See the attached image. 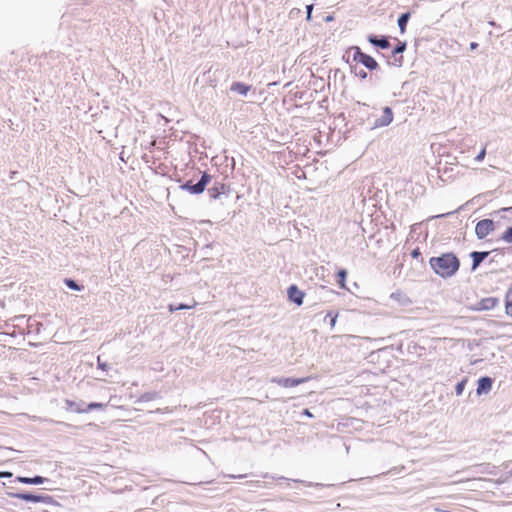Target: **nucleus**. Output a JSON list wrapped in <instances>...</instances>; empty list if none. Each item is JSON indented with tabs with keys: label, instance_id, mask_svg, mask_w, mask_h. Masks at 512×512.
<instances>
[{
	"label": "nucleus",
	"instance_id": "obj_1",
	"mask_svg": "<svg viewBox=\"0 0 512 512\" xmlns=\"http://www.w3.org/2000/svg\"><path fill=\"white\" fill-rule=\"evenodd\" d=\"M378 111L366 104L357 103L354 106L357 120L360 124L366 125L369 129H376L389 125L393 121V112L390 107H385L378 116Z\"/></svg>",
	"mask_w": 512,
	"mask_h": 512
},
{
	"label": "nucleus",
	"instance_id": "obj_2",
	"mask_svg": "<svg viewBox=\"0 0 512 512\" xmlns=\"http://www.w3.org/2000/svg\"><path fill=\"white\" fill-rule=\"evenodd\" d=\"M431 268L443 278L450 277L459 269V258H429Z\"/></svg>",
	"mask_w": 512,
	"mask_h": 512
},
{
	"label": "nucleus",
	"instance_id": "obj_3",
	"mask_svg": "<svg viewBox=\"0 0 512 512\" xmlns=\"http://www.w3.org/2000/svg\"><path fill=\"white\" fill-rule=\"evenodd\" d=\"M210 181L211 176L205 172L202 174V177L198 183L192 184L191 181H188L185 184L181 185V189L186 190L191 194H201L202 192H204L206 186L209 184Z\"/></svg>",
	"mask_w": 512,
	"mask_h": 512
},
{
	"label": "nucleus",
	"instance_id": "obj_4",
	"mask_svg": "<svg viewBox=\"0 0 512 512\" xmlns=\"http://www.w3.org/2000/svg\"><path fill=\"white\" fill-rule=\"evenodd\" d=\"M354 51H355L354 60H358L366 68H368L370 70H375L378 68V63L376 62V60L373 57L362 53L360 51V49L356 46H354Z\"/></svg>",
	"mask_w": 512,
	"mask_h": 512
},
{
	"label": "nucleus",
	"instance_id": "obj_5",
	"mask_svg": "<svg viewBox=\"0 0 512 512\" xmlns=\"http://www.w3.org/2000/svg\"><path fill=\"white\" fill-rule=\"evenodd\" d=\"M494 230V222L491 219L479 221L475 227L476 235L479 238H485Z\"/></svg>",
	"mask_w": 512,
	"mask_h": 512
},
{
	"label": "nucleus",
	"instance_id": "obj_6",
	"mask_svg": "<svg viewBox=\"0 0 512 512\" xmlns=\"http://www.w3.org/2000/svg\"><path fill=\"white\" fill-rule=\"evenodd\" d=\"M309 380V377H303V378H274L272 379L273 383H276L277 385L284 387V388H291L298 386L300 384H303Z\"/></svg>",
	"mask_w": 512,
	"mask_h": 512
},
{
	"label": "nucleus",
	"instance_id": "obj_7",
	"mask_svg": "<svg viewBox=\"0 0 512 512\" xmlns=\"http://www.w3.org/2000/svg\"><path fill=\"white\" fill-rule=\"evenodd\" d=\"M288 299L297 304L298 306L303 304L305 293L301 291L296 285H291L287 289Z\"/></svg>",
	"mask_w": 512,
	"mask_h": 512
},
{
	"label": "nucleus",
	"instance_id": "obj_8",
	"mask_svg": "<svg viewBox=\"0 0 512 512\" xmlns=\"http://www.w3.org/2000/svg\"><path fill=\"white\" fill-rule=\"evenodd\" d=\"M15 497L20 500H24L27 502H33V503H45L48 502L50 499L49 496L45 495H34L30 493H17L15 494Z\"/></svg>",
	"mask_w": 512,
	"mask_h": 512
},
{
	"label": "nucleus",
	"instance_id": "obj_9",
	"mask_svg": "<svg viewBox=\"0 0 512 512\" xmlns=\"http://www.w3.org/2000/svg\"><path fill=\"white\" fill-rule=\"evenodd\" d=\"M390 299L399 307H406L412 303L411 299L401 291L392 293Z\"/></svg>",
	"mask_w": 512,
	"mask_h": 512
},
{
	"label": "nucleus",
	"instance_id": "obj_10",
	"mask_svg": "<svg viewBox=\"0 0 512 512\" xmlns=\"http://www.w3.org/2000/svg\"><path fill=\"white\" fill-rule=\"evenodd\" d=\"M498 302H499L498 298H495V297L484 298L477 303L476 310H479V311L492 310L498 304Z\"/></svg>",
	"mask_w": 512,
	"mask_h": 512
},
{
	"label": "nucleus",
	"instance_id": "obj_11",
	"mask_svg": "<svg viewBox=\"0 0 512 512\" xmlns=\"http://www.w3.org/2000/svg\"><path fill=\"white\" fill-rule=\"evenodd\" d=\"M492 383H493V381L490 377H487V376L481 377L478 380L477 394L481 395L483 393H488L492 388Z\"/></svg>",
	"mask_w": 512,
	"mask_h": 512
},
{
	"label": "nucleus",
	"instance_id": "obj_12",
	"mask_svg": "<svg viewBox=\"0 0 512 512\" xmlns=\"http://www.w3.org/2000/svg\"><path fill=\"white\" fill-rule=\"evenodd\" d=\"M251 87L241 82H234L231 85V90L241 95H246L250 91Z\"/></svg>",
	"mask_w": 512,
	"mask_h": 512
},
{
	"label": "nucleus",
	"instance_id": "obj_13",
	"mask_svg": "<svg viewBox=\"0 0 512 512\" xmlns=\"http://www.w3.org/2000/svg\"><path fill=\"white\" fill-rule=\"evenodd\" d=\"M17 480L20 482V483H23V484H42L44 483L45 481V478L41 477V476H35V477H18Z\"/></svg>",
	"mask_w": 512,
	"mask_h": 512
},
{
	"label": "nucleus",
	"instance_id": "obj_14",
	"mask_svg": "<svg viewBox=\"0 0 512 512\" xmlns=\"http://www.w3.org/2000/svg\"><path fill=\"white\" fill-rule=\"evenodd\" d=\"M369 42L382 49H387L390 47V43L386 38L378 39L375 36H370Z\"/></svg>",
	"mask_w": 512,
	"mask_h": 512
},
{
	"label": "nucleus",
	"instance_id": "obj_15",
	"mask_svg": "<svg viewBox=\"0 0 512 512\" xmlns=\"http://www.w3.org/2000/svg\"><path fill=\"white\" fill-rule=\"evenodd\" d=\"M410 18V13H404L402 14L398 19V26L401 33H404L406 31V25Z\"/></svg>",
	"mask_w": 512,
	"mask_h": 512
},
{
	"label": "nucleus",
	"instance_id": "obj_16",
	"mask_svg": "<svg viewBox=\"0 0 512 512\" xmlns=\"http://www.w3.org/2000/svg\"><path fill=\"white\" fill-rule=\"evenodd\" d=\"M506 314L512 316V288L506 293Z\"/></svg>",
	"mask_w": 512,
	"mask_h": 512
},
{
	"label": "nucleus",
	"instance_id": "obj_17",
	"mask_svg": "<svg viewBox=\"0 0 512 512\" xmlns=\"http://www.w3.org/2000/svg\"><path fill=\"white\" fill-rule=\"evenodd\" d=\"M68 406H69V408L72 409V411L79 413V414L88 412V409L82 408V407H80V405H78L74 402H68Z\"/></svg>",
	"mask_w": 512,
	"mask_h": 512
},
{
	"label": "nucleus",
	"instance_id": "obj_18",
	"mask_svg": "<svg viewBox=\"0 0 512 512\" xmlns=\"http://www.w3.org/2000/svg\"><path fill=\"white\" fill-rule=\"evenodd\" d=\"M337 317L338 315L337 314H333L332 312H329L326 317H325V321L327 319H329V325L331 328H334L335 324H336V320H337Z\"/></svg>",
	"mask_w": 512,
	"mask_h": 512
},
{
	"label": "nucleus",
	"instance_id": "obj_19",
	"mask_svg": "<svg viewBox=\"0 0 512 512\" xmlns=\"http://www.w3.org/2000/svg\"><path fill=\"white\" fill-rule=\"evenodd\" d=\"M65 284L70 288V289H73V290H81L82 287H80L75 281L71 280V279H65Z\"/></svg>",
	"mask_w": 512,
	"mask_h": 512
},
{
	"label": "nucleus",
	"instance_id": "obj_20",
	"mask_svg": "<svg viewBox=\"0 0 512 512\" xmlns=\"http://www.w3.org/2000/svg\"><path fill=\"white\" fill-rule=\"evenodd\" d=\"M346 274H347L346 271H339L337 274L336 281L341 287H344V280H345Z\"/></svg>",
	"mask_w": 512,
	"mask_h": 512
},
{
	"label": "nucleus",
	"instance_id": "obj_21",
	"mask_svg": "<svg viewBox=\"0 0 512 512\" xmlns=\"http://www.w3.org/2000/svg\"><path fill=\"white\" fill-rule=\"evenodd\" d=\"M465 385H466V381L465 380H462L460 381L459 383H457L456 387H455V391H456V394L459 396L463 393L464 389H465Z\"/></svg>",
	"mask_w": 512,
	"mask_h": 512
},
{
	"label": "nucleus",
	"instance_id": "obj_22",
	"mask_svg": "<svg viewBox=\"0 0 512 512\" xmlns=\"http://www.w3.org/2000/svg\"><path fill=\"white\" fill-rule=\"evenodd\" d=\"M406 49V43L405 42H399L398 45L393 50V55H396L398 53H402Z\"/></svg>",
	"mask_w": 512,
	"mask_h": 512
},
{
	"label": "nucleus",
	"instance_id": "obj_23",
	"mask_svg": "<svg viewBox=\"0 0 512 512\" xmlns=\"http://www.w3.org/2000/svg\"><path fill=\"white\" fill-rule=\"evenodd\" d=\"M503 240L506 242H512V226L509 227L502 236Z\"/></svg>",
	"mask_w": 512,
	"mask_h": 512
},
{
	"label": "nucleus",
	"instance_id": "obj_24",
	"mask_svg": "<svg viewBox=\"0 0 512 512\" xmlns=\"http://www.w3.org/2000/svg\"><path fill=\"white\" fill-rule=\"evenodd\" d=\"M103 407H105L104 404L93 402V403L88 404L86 409H88V411H91V410H94V409H101Z\"/></svg>",
	"mask_w": 512,
	"mask_h": 512
},
{
	"label": "nucleus",
	"instance_id": "obj_25",
	"mask_svg": "<svg viewBox=\"0 0 512 512\" xmlns=\"http://www.w3.org/2000/svg\"><path fill=\"white\" fill-rule=\"evenodd\" d=\"M197 306V302L195 300H193V302L189 305H186V304H180L179 306L176 307V309L178 310H183V309H192L194 307Z\"/></svg>",
	"mask_w": 512,
	"mask_h": 512
},
{
	"label": "nucleus",
	"instance_id": "obj_26",
	"mask_svg": "<svg viewBox=\"0 0 512 512\" xmlns=\"http://www.w3.org/2000/svg\"><path fill=\"white\" fill-rule=\"evenodd\" d=\"M485 155H486V148L484 147L480 152L479 154L476 156L475 160L478 161V162H481L484 158H485Z\"/></svg>",
	"mask_w": 512,
	"mask_h": 512
},
{
	"label": "nucleus",
	"instance_id": "obj_27",
	"mask_svg": "<svg viewBox=\"0 0 512 512\" xmlns=\"http://www.w3.org/2000/svg\"><path fill=\"white\" fill-rule=\"evenodd\" d=\"M485 258H473L472 270H475Z\"/></svg>",
	"mask_w": 512,
	"mask_h": 512
},
{
	"label": "nucleus",
	"instance_id": "obj_28",
	"mask_svg": "<svg viewBox=\"0 0 512 512\" xmlns=\"http://www.w3.org/2000/svg\"><path fill=\"white\" fill-rule=\"evenodd\" d=\"M312 10H313V5L312 4L308 5L307 6V20L311 19Z\"/></svg>",
	"mask_w": 512,
	"mask_h": 512
},
{
	"label": "nucleus",
	"instance_id": "obj_29",
	"mask_svg": "<svg viewBox=\"0 0 512 512\" xmlns=\"http://www.w3.org/2000/svg\"><path fill=\"white\" fill-rule=\"evenodd\" d=\"M470 256H488V252H472L470 253Z\"/></svg>",
	"mask_w": 512,
	"mask_h": 512
},
{
	"label": "nucleus",
	"instance_id": "obj_30",
	"mask_svg": "<svg viewBox=\"0 0 512 512\" xmlns=\"http://www.w3.org/2000/svg\"><path fill=\"white\" fill-rule=\"evenodd\" d=\"M11 476H12V473H10V472H1L0 471V477L9 478Z\"/></svg>",
	"mask_w": 512,
	"mask_h": 512
},
{
	"label": "nucleus",
	"instance_id": "obj_31",
	"mask_svg": "<svg viewBox=\"0 0 512 512\" xmlns=\"http://www.w3.org/2000/svg\"><path fill=\"white\" fill-rule=\"evenodd\" d=\"M303 414L309 418L313 417V414L308 409H304Z\"/></svg>",
	"mask_w": 512,
	"mask_h": 512
},
{
	"label": "nucleus",
	"instance_id": "obj_32",
	"mask_svg": "<svg viewBox=\"0 0 512 512\" xmlns=\"http://www.w3.org/2000/svg\"><path fill=\"white\" fill-rule=\"evenodd\" d=\"M356 76L361 77L362 79L366 78L367 74L363 71L355 73Z\"/></svg>",
	"mask_w": 512,
	"mask_h": 512
},
{
	"label": "nucleus",
	"instance_id": "obj_33",
	"mask_svg": "<svg viewBox=\"0 0 512 512\" xmlns=\"http://www.w3.org/2000/svg\"><path fill=\"white\" fill-rule=\"evenodd\" d=\"M420 254H421V253H420V251H419V249H418V248H417V249H414V250L411 252V256H420Z\"/></svg>",
	"mask_w": 512,
	"mask_h": 512
},
{
	"label": "nucleus",
	"instance_id": "obj_34",
	"mask_svg": "<svg viewBox=\"0 0 512 512\" xmlns=\"http://www.w3.org/2000/svg\"><path fill=\"white\" fill-rule=\"evenodd\" d=\"M246 475H229V478L237 479V478H244Z\"/></svg>",
	"mask_w": 512,
	"mask_h": 512
},
{
	"label": "nucleus",
	"instance_id": "obj_35",
	"mask_svg": "<svg viewBox=\"0 0 512 512\" xmlns=\"http://www.w3.org/2000/svg\"><path fill=\"white\" fill-rule=\"evenodd\" d=\"M210 193H211V195H212L213 197H216V196L218 195V193H219V192H218L217 190H215V189H211V190H210Z\"/></svg>",
	"mask_w": 512,
	"mask_h": 512
},
{
	"label": "nucleus",
	"instance_id": "obj_36",
	"mask_svg": "<svg viewBox=\"0 0 512 512\" xmlns=\"http://www.w3.org/2000/svg\"><path fill=\"white\" fill-rule=\"evenodd\" d=\"M478 47V44L476 42H472L470 43V48L473 50V49H476Z\"/></svg>",
	"mask_w": 512,
	"mask_h": 512
},
{
	"label": "nucleus",
	"instance_id": "obj_37",
	"mask_svg": "<svg viewBox=\"0 0 512 512\" xmlns=\"http://www.w3.org/2000/svg\"><path fill=\"white\" fill-rule=\"evenodd\" d=\"M176 307H177V306H174V305H172V304H171V305H169V311H170V312H174V311H176V310H177V309H176Z\"/></svg>",
	"mask_w": 512,
	"mask_h": 512
}]
</instances>
